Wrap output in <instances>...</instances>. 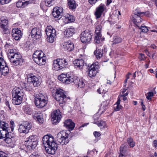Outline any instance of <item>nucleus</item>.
Here are the masks:
<instances>
[{
  "label": "nucleus",
  "instance_id": "1",
  "mask_svg": "<svg viewBox=\"0 0 157 157\" xmlns=\"http://www.w3.org/2000/svg\"><path fill=\"white\" fill-rule=\"evenodd\" d=\"M68 134L64 131L60 132L57 135V143L54 141L53 137L48 135L44 136L43 138V144L44 147L46 152L49 154L53 155L58 148V144L63 145L66 144L69 142L68 138Z\"/></svg>",
  "mask_w": 157,
  "mask_h": 157
},
{
  "label": "nucleus",
  "instance_id": "2",
  "mask_svg": "<svg viewBox=\"0 0 157 157\" xmlns=\"http://www.w3.org/2000/svg\"><path fill=\"white\" fill-rule=\"evenodd\" d=\"M52 96L54 98L59 102V105L61 107L65 104L67 100L70 99V98L67 97L64 94L63 90L61 89H56L55 93L52 94Z\"/></svg>",
  "mask_w": 157,
  "mask_h": 157
},
{
  "label": "nucleus",
  "instance_id": "3",
  "mask_svg": "<svg viewBox=\"0 0 157 157\" xmlns=\"http://www.w3.org/2000/svg\"><path fill=\"white\" fill-rule=\"evenodd\" d=\"M12 103L15 105H19L22 102L24 93L19 87L14 88L12 90Z\"/></svg>",
  "mask_w": 157,
  "mask_h": 157
},
{
  "label": "nucleus",
  "instance_id": "4",
  "mask_svg": "<svg viewBox=\"0 0 157 157\" xmlns=\"http://www.w3.org/2000/svg\"><path fill=\"white\" fill-rule=\"evenodd\" d=\"M48 101L47 96L41 93L36 94L35 97V103L38 108L44 107L47 103Z\"/></svg>",
  "mask_w": 157,
  "mask_h": 157
},
{
  "label": "nucleus",
  "instance_id": "5",
  "mask_svg": "<svg viewBox=\"0 0 157 157\" xmlns=\"http://www.w3.org/2000/svg\"><path fill=\"white\" fill-rule=\"evenodd\" d=\"M68 64V62L64 59H58L53 61V68L54 70L60 71Z\"/></svg>",
  "mask_w": 157,
  "mask_h": 157
},
{
  "label": "nucleus",
  "instance_id": "6",
  "mask_svg": "<svg viewBox=\"0 0 157 157\" xmlns=\"http://www.w3.org/2000/svg\"><path fill=\"white\" fill-rule=\"evenodd\" d=\"M75 78L73 76H70L68 74H62L58 77L59 79L63 82L65 84H68L74 83H76L77 80H75Z\"/></svg>",
  "mask_w": 157,
  "mask_h": 157
},
{
  "label": "nucleus",
  "instance_id": "7",
  "mask_svg": "<svg viewBox=\"0 0 157 157\" xmlns=\"http://www.w3.org/2000/svg\"><path fill=\"white\" fill-rule=\"evenodd\" d=\"M47 36V40L50 43H53L56 36V31L51 26H48L45 30Z\"/></svg>",
  "mask_w": 157,
  "mask_h": 157
},
{
  "label": "nucleus",
  "instance_id": "8",
  "mask_svg": "<svg viewBox=\"0 0 157 157\" xmlns=\"http://www.w3.org/2000/svg\"><path fill=\"white\" fill-rule=\"evenodd\" d=\"M27 82L32 84L34 87L38 86L41 84L40 78L38 76L35 75L33 73L28 75Z\"/></svg>",
  "mask_w": 157,
  "mask_h": 157
},
{
  "label": "nucleus",
  "instance_id": "9",
  "mask_svg": "<svg viewBox=\"0 0 157 157\" xmlns=\"http://www.w3.org/2000/svg\"><path fill=\"white\" fill-rule=\"evenodd\" d=\"M92 36L90 32L85 30L82 32L81 34V40L83 43H89L92 39Z\"/></svg>",
  "mask_w": 157,
  "mask_h": 157
},
{
  "label": "nucleus",
  "instance_id": "10",
  "mask_svg": "<svg viewBox=\"0 0 157 157\" xmlns=\"http://www.w3.org/2000/svg\"><path fill=\"white\" fill-rule=\"evenodd\" d=\"M98 63L96 62L92 64L88 68L89 76L90 78L95 77L98 73L99 66L98 65Z\"/></svg>",
  "mask_w": 157,
  "mask_h": 157
},
{
  "label": "nucleus",
  "instance_id": "11",
  "mask_svg": "<svg viewBox=\"0 0 157 157\" xmlns=\"http://www.w3.org/2000/svg\"><path fill=\"white\" fill-rule=\"evenodd\" d=\"M9 72V69L3 59H0V77L2 75H6Z\"/></svg>",
  "mask_w": 157,
  "mask_h": 157
},
{
  "label": "nucleus",
  "instance_id": "12",
  "mask_svg": "<svg viewBox=\"0 0 157 157\" xmlns=\"http://www.w3.org/2000/svg\"><path fill=\"white\" fill-rule=\"evenodd\" d=\"M8 23V21L7 19H3L2 18H1L0 21V30L1 32L3 34L10 33Z\"/></svg>",
  "mask_w": 157,
  "mask_h": 157
},
{
  "label": "nucleus",
  "instance_id": "13",
  "mask_svg": "<svg viewBox=\"0 0 157 157\" xmlns=\"http://www.w3.org/2000/svg\"><path fill=\"white\" fill-rule=\"evenodd\" d=\"M31 127V125L30 123L27 121L24 122L19 125L18 130L20 133H27Z\"/></svg>",
  "mask_w": 157,
  "mask_h": 157
},
{
  "label": "nucleus",
  "instance_id": "14",
  "mask_svg": "<svg viewBox=\"0 0 157 157\" xmlns=\"http://www.w3.org/2000/svg\"><path fill=\"white\" fill-rule=\"evenodd\" d=\"M8 57L9 59L10 62L12 63L13 61H15L14 60L17 58H22L21 55L19 53L16 52V50L13 49L9 50L8 53Z\"/></svg>",
  "mask_w": 157,
  "mask_h": 157
},
{
  "label": "nucleus",
  "instance_id": "15",
  "mask_svg": "<svg viewBox=\"0 0 157 157\" xmlns=\"http://www.w3.org/2000/svg\"><path fill=\"white\" fill-rule=\"evenodd\" d=\"M60 113L59 110L57 109L54 111L51 114L53 124H56L59 122L61 118V115Z\"/></svg>",
  "mask_w": 157,
  "mask_h": 157
},
{
  "label": "nucleus",
  "instance_id": "16",
  "mask_svg": "<svg viewBox=\"0 0 157 157\" xmlns=\"http://www.w3.org/2000/svg\"><path fill=\"white\" fill-rule=\"evenodd\" d=\"M41 31V29L38 28L33 29L30 33L32 37L36 40H40L42 35Z\"/></svg>",
  "mask_w": 157,
  "mask_h": 157
},
{
  "label": "nucleus",
  "instance_id": "17",
  "mask_svg": "<svg viewBox=\"0 0 157 157\" xmlns=\"http://www.w3.org/2000/svg\"><path fill=\"white\" fill-rule=\"evenodd\" d=\"M105 9V6L104 4L102 3H101L96 7L94 12V15L97 19L101 17Z\"/></svg>",
  "mask_w": 157,
  "mask_h": 157
},
{
  "label": "nucleus",
  "instance_id": "18",
  "mask_svg": "<svg viewBox=\"0 0 157 157\" xmlns=\"http://www.w3.org/2000/svg\"><path fill=\"white\" fill-rule=\"evenodd\" d=\"M52 15L55 18H60L63 15V9L61 7H56L53 8Z\"/></svg>",
  "mask_w": 157,
  "mask_h": 157
},
{
  "label": "nucleus",
  "instance_id": "19",
  "mask_svg": "<svg viewBox=\"0 0 157 157\" xmlns=\"http://www.w3.org/2000/svg\"><path fill=\"white\" fill-rule=\"evenodd\" d=\"M12 36L14 39L18 40L22 37V34L21 30L18 28H14L12 30Z\"/></svg>",
  "mask_w": 157,
  "mask_h": 157
},
{
  "label": "nucleus",
  "instance_id": "20",
  "mask_svg": "<svg viewBox=\"0 0 157 157\" xmlns=\"http://www.w3.org/2000/svg\"><path fill=\"white\" fill-rule=\"evenodd\" d=\"M142 16H140L136 14H132L131 18V20L134 24L137 27L140 25V23L142 22V20L141 18Z\"/></svg>",
  "mask_w": 157,
  "mask_h": 157
},
{
  "label": "nucleus",
  "instance_id": "21",
  "mask_svg": "<svg viewBox=\"0 0 157 157\" xmlns=\"http://www.w3.org/2000/svg\"><path fill=\"white\" fill-rule=\"evenodd\" d=\"M30 2H33V0H20L16 3V6L17 7L24 8L28 4H30Z\"/></svg>",
  "mask_w": 157,
  "mask_h": 157
},
{
  "label": "nucleus",
  "instance_id": "22",
  "mask_svg": "<svg viewBox=\"0 0 157 157\" xmlns=\"http://www.w3.org/2000/svg\"><path fill=\"white\" fill-rule=\"evenodd\" d=\"M74 48V44L73 43L70 41L65 42L63 45V48H64L65 50L68 52L72 51Z\"/></svg>",
  "mask_w": 157,
  "mask_h": 157
},
{
  "label": "nucleus",
  "instance_id": "23",
  "mask_svg": "<svg viewBox=\"0 0 157 157\" xmlns=\"http://www.w3.org/2000/svg\"><path fill=\"white\" fill-rule=\"evenodd\" d=\"M64 126L69 130H72L75 127V124L71 120L68 119L64 122Z\"/></svg>",
  "mask_w": 157,
  "mask_h": 157
},
{
  "label": "nucleus",
  "instance_id": "24",
  "mask_svg": "<svg viewBox=\"0 0 157 157\" xmlns=\"http://www.w3.org/2000/svg\"><path fill=\"white\" fill-rule=\"evenodd\" d=\"M73 63L75 67L81 69H82L84 66V61L82 59H77L73 61Z\"/></svg>",
  "mask_w": 157,
  "mask_h": 157
},
{
  "label": "nucleus",
  "instance_id": "25",
  "mask_svg": "<svg viewBox=\"0 0 157 157\" xmlns=\"http://www.w3.org/2000/svg\"><path fill=\"white\" fill-rule=\"evenodd\" d=\"M75 29L73 27L66 29L64 31V34L66 37H69L72 36L75 33Z\"/></svg>",
  "mask_w": 157,
  "mask_h": 157
},
{
  "label": "nucleus",
  "instance_id": "26",
  "mask_svg": "<svg viewBox=\"0 0 157 157\" xmlns=\"http://www.w3.org/2000/svg\"><path fill=\"white\" fill-rule=\"evenodd\" d=\"M25 146L29 151L35 149L37 144L35 142L33 143L32 142L27 141H25Z\"/></svg>",
  "mask_w": 157,
  "mask_h": 157
},
{
  "label": "nucleus",
  "instance_id": "27",
  "mask_svg": "<svg viewBox=\"0 0 157 157\" xmlns=\"http://www.w3.org/2000/svg\"><path fill=\"white\" fill-rule=\"evenodd\" d=\"M45 54L41 51H36L35 52L33 55V60L35 62L37 59H40V56H45Z\"/></svg>",
  "mask_w": 157,
  "mask_h": 157
},
{
  "label": "nucleus",
  "instance_id": "28",
  "mask_svg": "<svg viewBox=\"0 0 157 157\" xmlns=\"http://www.w3.org/2000/svg\"><path fill=\"white\" fill-rule=\"evenodd\" d=\"M33 117L35 120H36L40 123H42L44 121L43 114L37 112L35 113L33 115Z\"/></svg>",
  "mask_w": 157,
  "mask_h": 157
},
{
  "label": "nucleus",
  "instance_id": "29",
  "mask_svg": "<svg viewBox=\"0 0 157 157\" xmlns=\"http://www.w3.org/2000/svg\"><path fill=\"white\" fill-rule=\"evenodd\" d=\"M25 141L31 142L33 143L35 142L36 143L38 144V138L36 135H32L30 136L29 137L26 139Z\"/></svg>",
  "mask_w": 157,
  "mask_h": 157
},
{
  "label": "nucleus",
  "instance_id": "30",
  "mask_svg": "<svg viewBox=\"0 0 157 157\" xmlns=\"http://www.w3.org/2000/svg\"><path fill=\"white\" fill-rule=\"evenodd\" d=\"M35 63L40 65H42L45 64L46 60V57L44 56H40V59H36Z\"/></svg>",
  "mask_w": 157,
  "mask_h": 157
},
{
  "label": "nucleus",
  "instance_id": "31",
  "mask_svg": "<svg viewBox=\"0 0 157 157\" xmlns=\"http://www.w3.org/2000/svg\"><path fill=\"white\" fill-rule=\"evenodd\" d=\"M96 58L98 59H100L103 55V50L101 49H97L94 52Z\"/></svg>",
  "mask_w": 157,
  "mask_h": 157
},
{
  "label": "nucleus",
  "instance_id": "32",
  "mask_svg": "<svg viewBox=\"0 0 157 157\" xmlns=\"http://www.w3.org/2000/svg\"><path fill=\"white\" fill-rule=\"evenodd\" d=\"M77 80V82L76 83H74L76 85H78L79 87L81 88H83L85 85V84L84 82V80L82 79H79L77 77H75V80Z\"/></svg>",
  "mask_w": 157,
  "mask_h": 157
},
{
  "label": "nucleus",
  "instance_id": "33",
  "mask_svg": "<svg viewBox=\"0 0 157 157\" xmlns=\"http://www.w3.org/2000/svg\"><path fill=\"white\" fill-rule=\"evenodd\" d=\"M68 5L69 9L72 10L75 9L76 7L74 0H68Z\"/></svg>",
  "mask_w": 157,
  "mask_h": 157
},
{
  "label": "nucleus",
  "instance_id": "34",
  "mask_svg": "<svg viewBox=\"0 0 157 157\" xmlns=\"http://www.w3.org/2000/svg\"><path fill=\"white\" fill-rule=\"evenodd\" d=\"M23 87H25L26 90L28 91H31L33 89V85L27 82V83H23Z\"/></svg>",
  "mask_w": 157,
  "mask_h": 157
},
{
  "label": "nucleus",
  "instance_id": "35",
  "mask_svg": "<svg viewBox=\"0 0 157 157\" xmlns=\"http://www.w3.org/2000/svg\"><path fill=\"white\" fill-rule=\"evenodd\" d=\"M104 40V38L102 37L101 33L96 34L94 38V41L97 44H99L101 41Z\"/></svg>",
  "mask_w": 157,
  "mask_h": 157
},
{
  "label": "nucleus",
  "instance_id": "36",
  "mask_svg": "<svg viewBox=\"0 0 157 157\" xmlns=\"http://www.w3.org/2000/svg\"><path fill=\"white\" fill-rule=\"evenodd\" d=\"M15 61H16V62L13 61L12 63L15 66H17L18 65H21L22 64V63L23 62L24 60L22 58H17L16 59H15L14 60Z\"/></svg>",
  "mask_w": 157,
  "mask_h": 157
},
{
  "label": "nucleus",
  "instance_id": "37",
  "mask_svg": "<svg viewBox=\"0 0 157 157\" xmlns=\"http://www.w3.org/2000/svg\"><path fill=\"white\" fill-rule=\"evenodd\" d=\"M9 129L6 130H0V139H3L6 137L7 133L9 131Z\"/></svg>",
  "mask_w": 157,
  "mask_h": 157
},
{
  "label": "nucleus",
  "instance_id": "38",
  "mask_svg": "<svg viewBox=\"0 0 157 157\" xmlns=\"http://www.w3.org/2000/svg\"><path fill=\"white\" fill-rule=\"evenodd\" d=\"M122 39L117 36H115L113 37V44H117L121 43L122 41Z\"/></svg>",
  "mask_w": 157,
  "mask_h": 157
},
{
  "label": "nucleus",
  "instance_id": "39",
  "mask_svg": "<svg viewBox=\"0 0 157 157\" xmlns=\"http://www.w3.org/2000/svg\"><path fill=\"white\" fill-rule=\"evenodd\" d=\"M65 18L68 20V23L73 22L75 21L74 17L69 14H67L65 16Z\"/></svg>",
  "mask_w": 157,
  "mask_h": 157
},
{
  "label": "nucleus",
  "instance_id": "40",
  "mask_svg": "<svg viewBox=\"0 0 157 157\" xmlns=\"http://www.w3.org/2000/svg\"><path fill=\"white\" fill-rule=\"evenodd\" d=\"M127 142L129 146L131 147H133L135 145V143L133 141V139L131 137L127 139Z\"/></svg>",
  "mask_w": 157,
  "mask_h": 157
},
{
  "label": "nucleus",
  "instance_id": "41",
  "mask_svg": "<svg viewBox=\"0 0 157 157\" xmlns=\"http://www.w3.org/2000/svg\"><path fill=\"white\" fill-rule=\"evenodd\" d=\"M23 110L25 113L29 115H31L32 113V110L29 107H24Z\"/></svg>",
  "mask_w": 157,
  "mask_h": 157
},
{
  "label": "nucleus",
  "instance_id": "42",
  "mask_svg": "<svg viewBox=\"0 0 157 157\" xmlns=\"http://www.w3.org/2000/svg\"><path fill=\"white\" fill-rule=\"evenodd\" d=\"M101 26L100 24L97 25L95 27V32L96 34L101 33Z\"/></svg>",
  "mask_w": 157,
  "mask_h": 157
},
{
  "label": "nucleus",
  "instance_id": "43",
  "mask_svg": "<svg viewBox=\"0 0 157 157\" xmlns=\"http://www.w3.org/2000/svg\"><path fill=\"white\" fill-rule=\"evenodd\" d=\"M98 125L101 127V129L106 128V124L105 121H101L99 123H98Z\"/></svg>",
  "mask_w": 157,
  "mask_h": 157
},
{
  "label": "nucleus",
  "instance_id": "44",
  "mask_svg": "<svg viewBox=\"0 0 157 157\" xmlns=\"http://www.w3.org/2000/svg\"><path fill=\"white\" fill-rule=\"evenodd\" d=\"M140 29L141 30V31L143 33H147L148 30L147 27L146 26H141L140 27L139 26L137 27Z\"/></svg>",
  "mask_w": 157,
  "mask_h": 157
},
{
  "label": "nucleus",
  "instance_id": "45",
  "mask_svg": "<svg viewBox=\"0 0 157 157\" xmlns=\"http://www.w3.org/2000/svg\"><path fill=\"white\" fill-rule=\"evenodd\" d=\"M53 0H44L45 6L50 7L52 5V2Z\"/></svg>",
  "mask_w": 157,
  "mask_h": 157
},
{
  "label": "nucleus",
  "instance_id": "46",
  "mask_svg": "<svg viewBox=\"0 0 157 157\" xmlns=\"http://www.w3.org/2000/svg\"><path fill=\"white\" fill-rule=\"evenodd\" d=\"M102 105H103V108L104 110L108 108V103L106 101H103L101 104Z\"/></svg>",
  "mask_w": 157,
  "mask_h": 157
},
{
  "label": "nucleus",
  "instance_id": "47",
  "mask_svg": "<svg viewBox=\"0 0 157 157\" xmlns=\"http://www.w3.org/2000/svg\"><path fill=\"white\" fill-rule=\"evenodd\" d=\"M144 13V12H141L139 11L138 10L136 9L135 10L134 13L132 14H136L140 16H143Z\"/></svg>",
  "mask_w": 157,
  "mask_h": 157
},
{
  "label": "nucleus",
  "instance_id": "48",
  "mask_svg": "<svg viewBox=\"0 0 157 157\" xmlns=\"http://www.w3.org/2000/svg\"><path fill=\"white\" fill-rule=\"evenodd\" d=\"M120 154L124 155L126 152L125 147L121 146L120 149Z\"/></svg>",
  "mask_w": 157,
  "mask_h": 157
},
{
  "label": "nucleus",
  "instance_id": "49",
  "mask_svg": "<svg viewBox=\"0 0 157 157\" xmlns=\"http://www.w3.org/2000/svg\"><path fill=\"white\" fill-rule=\"evenodd\" d=\"M140 60H144V59L146 58L144 55V54H139V56L138 57Z\"/></svg>",
  "mask_w": 157,
  "mask_h": 157
},
{
  "label": "nucleus",
  "instance_id": "50",
  "mask_svg": "<svg viewBox=\"0 0 157 157\" xmlns=\"http://www.w3.org/2000/svg\"><path fill=\"white\" fill-rule=\"evenodd\" d=\"M153 96V92H149L147 93V95L146 97L147 98L148 100H150L151 99V97Z\"/></svg>",
  "mask_w": 157,
  "mask_h": 157
},
{
  "label": "nucleus",
  "instance_id": "51",
  "mask_svg": "<svg viewBox=\"0 0 157 157\" xmlns=\"http://www.w3.org/2000/svg\"><path fill=\"white\" fill-rule=\"evenodd\" d=\"M11 0H0V4L2 5L7 4L9 3Z\"/></svg>",
  "mask_w": 157,
  "mask_h": 157
},
{
  "label": "nucleus",
  "instance_id": "52",
  "mask_svg": "<svg viewBox=\"0 0 157 157\" xmlns=\"http://www.w3.org/2000/svg\"><path fill=\"white\" fill-rule=\"evenodd\" d=\"M10 128L11 130V131L12 132H13L14 130V123L13 121H11L10 122Z\"/></svg>",
  "mask_w": 157,
  "mask_h": 157
},
{
  "label": "nucleus",
  "instance_id": "53",
  "mask_svg": "<svg viewBox=\"0 0 157 157\" xmlns=\"http://www.w3.org/2000/svg\"><path fill=\"white\" fill-rule=\"evenodd\" d=\"M4 140L5 141L6 143L8 144L10 143L12 141L11 139H10L7 137H5L4 138Z\"/></svg>",
  "mask_w": 157,
  "mask_h": 157
},
{
  "label": "nucleus",
  "instance_id": "54",
  "mask_svg": "<svg viewBox=\"0 0 157 157\" xmlns=\"http://www.w3.org/2000/svg\"><path fill=\"white\" fill-rule=\"evenodd\" d=\"M40 6L41 8L43 10L44 9L45 6H45L44 1H42L41 2L40 5Z\"/></svg>",
  "mask_w": 157,
  "mask_h": 157
},
{
  "label": "nucleus",
  "instance_id": "55",
  "mask_svg": "<svg viewBox=\"0 0 157 157\" xmlns=\"http://www.w3.org/2000/svg\"><path fill=\"white\" fill-rule=\"evenodd\" d=\"M89 3L91 5H94L98 0H88Z\"/></svg>",
  "mask_w": 157,
  "mask_h": 157
},
{
  "label": "nucleus",
  "instance_id": "56",
  "mask_svg": "<svg viewBox=\"0 0 157 157\" xmlns=\"http://www.w3.org/2000/svg\"><path fill=\"white\" fill-rule=\"evenodd\" d=\"M102 90V87L101 86V88H100L97 90V92L99 94H101V91L102 90V93H105L106 92L105 91H104V89Z\"/></svg>",
  "mask_w": 157,
  "mask_h": 157
},
{
  "label": "nucleus",
  "instance_id": "57",
  "mask_svg": "<svg viewBox=\"0 0 157 157\" xmlns=\"http://www.w3.org/2000/svg\"><path fill=\"white\" fill-rule=\"evenodd\" d=\"M0 157H7V155L2 151H0Z\"/></svg>",
  "mask_w": 157,
  "mask_h": 157
},
{
  "label": "nucleus",
  "instance_id": "58",
  "mask_svg": "<svg viewBox=\"0 0 157 157\" xmlns=\"http://www.w3.org/2000/svg\"><path fill=\"white\" fill-rule=\"evenodd\" d=\"M7 134V135H6V137H7L11 139L13 138V136L12 135V133L11 132H10L8 131Z\"/></svg>",
  "mask_w": 157,
  "mask_h": 157
},
{
  "label": "nucleus",
  "instance_id": "59",
  "mask_svg": "<svg viewBox=\"0 0 157 157\" xmlns=\"http://www.w3.org/2000/svg\"><path fill=\"white\" fill-rule=\"evenodd\" d=\"M94 135L95 137H99L101 135L100 132H98L97 131H95L94 132Z\"/></svg>",
  "mask_w": 157,
  "mask_h": 157
},
{
  "label": "nucleus",
  "instance_id": "60",
  "mask_svg": "<svg viewBox=\"0 0 157 157\" xmlns=\"http://www.w3.org/2000/svg\"><path fill=\"white\" fill-rule=\"evenodd\" d=\"M5 121L4 115L3 114H0V122Z\"/></svg>",
  "mask_w": 157,
  "mask_h": 157
},
{
  "label": "nucleus",
  "instance_id": "61",
  "mask_svg": "<svg viewBox=\"0 0 157 157\" xmlns=\"http://www.w3.org/2000/svg\"><path fill=\"white\" fill-rule=\"evenodd\" d=\"M121 106L120 105H117V106L116 108H115V110L116 111H118L120 109H121Z\"/></svg>",
  "mask_w": 157,
  "mask_h": 157
},
{
  "label": "nucleus",
  "instance_id": "62",
  "mask_svg": "<svg viewBox=\"0 0 157 157\" xmlns=\"http://www.w3.org/2000/svg\"><path fill=\"white\" fill-rule=\"evenodd\" d=\"M29 157H39V155H36V153H34L31 155Z\"/></svg>",
  "mask_w": 157,
  "mask_h": 157
},
{
  "label": "nucleus",
  "instance_id": "63",
  "mask_svg": "<svg viewBox=\"0 0 157 157\" xmlns=\"http://www.w3.org/2000/svg\"><path fill=\"white\" fill-rule=\"evenodd\" d=\"M89 124V123H85L84 124H82L80 127H79V128H82V127H83L85 126H86L88 124Z\"/></svg>",
  "mask_w": 157,
  "mask_h": 157
},
{
  "label": "nucleus",
  "instance_id": "64",
  "mask_svg": "<svg viewBox=\"0 0 157 157\" xmlns=\"http://www.w3.org/2000/svg\"><path fill=\"white\" fill-rule=\"evenodd\" d=\"M154 146L156 147L157 146V141L156 140H154L153 141Z\"/></svg>",
  "mask_w": 157,
  "mask_h": 157
}]
</instances>
